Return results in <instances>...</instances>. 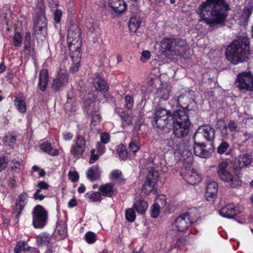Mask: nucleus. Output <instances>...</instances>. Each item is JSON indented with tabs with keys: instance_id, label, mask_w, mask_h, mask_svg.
Here are the masks:
<instances>
[{
	"instance_id": "13d9d810",
	"label": "nucleus",
	"mask_w": 253,
	"mask_h": 253,
	"mask_svg": "<svg viewBox=\"0 0 253 253\" xmlns=\"http://www.w3.org/2000/svg\"><path fill=\"white\" fill-rule=\"evenodd\" d=\"M100 139L102 143L106 144L110 141V136L107 133H102L100 135Z\"/></svg>"
},
{
	"instance_id": "864d4df0",
	"label": "nucleus",
	"mask_w": 253,
	"mask_h": 253,
	"mask_svg": "<svg viewBox=\"0 0 253 253\" xmlns=\"http://www.w3.org/2000/svg\"><path fill=\"white\" fill-rule=\"evenodd\" d=\"M125 101L126 108L128 110L131 109L133 105V98L130 95H126L125 96Z\"/></svg>"
},
{
	"instance_id": "3c124183",
	"label": "nucleus",
	"mask_w": 253,
	"mask_h": 253,
	"mask_svg": "<svg viewBox=\"0 0 253 253\" xmlns=\"http://www.w3.org/2000/svg\"><path fill=\"white\" fill-rule=\"evenodd\" d=\"M22 163L21 159H13L12 161V165L11 169L13 171H16L17 169H19Z\"/></svg>"
},
{
	"instance_id": "a878e982",
	"label": "nucleus",
	"mask_w": 253,
	"mask_h": 253,
	"mask_svg": "<svg viewBox=\"0 0 253 253\" xmlns=\"http://www.w3.org/2000/svg\"><path fill=\"white\" fill-rule=\"evenodd\" d=\"M101 170L98 165H93L89 168L86 172V177L91 181H94L99 178Z\"/></svg>"
},
{
	"instance_id": "bf43d9fd",
	"label": "nucleus",
	"mask_w": 253,
	"mask_h": 253,
	"mask_svg": "<svg viewBox=\"0 0 253 253\" xmlns=\"http://www.w3.org/2000/svg\"><path fill=\"white\" fill-rule=\"evenodd\" d=\"M122 120L124 121V125H130L131 124V118L127 115L121 116Z\"/></svg>"
},
{
	"instance_id": "c756f323",
	"label": "nucleus",
	"mask_w": 253,
	"mask_h": 253,
	"mask_svg": "<svg viewBox=\"0 0 253 253\" xmlns=\"http://www.w3.org/2000/svg\"><path fill=\"white\" fill-rule=\"evenodd\" d=\"M133 207L138 213L142 214L147 210L148 205L147 203L143 200L136 198L134 201Z\"/></svg>"
},
{
	"instance_id": "7c9ffc66",
	"label": "nucleus",
	"mask_w": 253,
	"mask_h": 253,
	"mask_svg": "<svg viewBox=\"0 0 253 253\" xmlns=\"http://www.w3.org/2000/svg\"><path fill=\"white\" fill-rule=\"evenodd\" d=\"M99 191L102 195L105 197H111L114 193L113 185L108 183L99 187Z\"/></svg>"
},
{
	"instance_id": "412c9836",
	"label": "nucleus",
	"mask_w": 253,
	"mask_h": 253,
	"mask_svg": "<svg viewBox=\"0 0 253 253\" xmlns=\"http://www.w3.org/2000/svg\"><path fill=\"white\" fill-rule=\"evenodd\" d=\"M183 178L189 184L194 185L201 180V176L195 170L183 171L180 173Z\"/></svg>"
},
{
	"instance_id": "c03bdc74",
	"label": "nucleus",
	"mask_w": 253,
	"mask_h": 253,
	"mask_svg": "<svg viewBox=\"0 0 253 253\" xmlns=\"http://www.w3.org/2000/svg\"><path fill=\"white\" fill-rule=\"evenodd\" d=\"M229 144L226 141H222L218 146L217 149V152L219 154L224 153L229 148Z\"/></svg>"
},
{
	"instance_id": "f03ea898",
	"label": "nucleus",
	"mask_w": 253,
	"mask_h": 253,
	"mask_svg": "<svg viewBox=\"0 0 253 253\" xmlns=\"http://www.w3.org/2000/svg\"><path fill=\"white\" fill-rule=\"evenodd\" d=\"M250 39L246 36H241L235 40L226 49V59L232 64L247 61L250 54Z\"/></svg>"
},
{
	"instance_id": "052dcab7",
	"label": "nucleus",
	"mask_w": 253,
	"mask_h": 253,
	"mask_svg": "<svg viewBox=\"0 0 253 253\" xmlns=\"http://www.w3.org/2000/svg\"><path fill=\"white\" fill-rule=\"evenodd\" d=\"M96 149L100 155H102L105 152V146L101 142H97Z\"/></svg>"
},
{
	"instance_id": "20e7f679",
	"label": "nucleus",
	"mask_w": 253,
	"mask_h": 253,
	"mask_svg": "<svg viewBox=\"0 0 253 253\" xmlns=\"http://www.w3.org/2000/svg\"><path fill=\"white\" fill-rule=\"evenodd\" d=\"M189 100L190 103L182 109L175 111L171 115L173 124H186L191 125L188 112L194 110L196 108V103L194 100L189 98L184 95H179L177 99V104H180L184 100Z\"/></svg>"
},
{
	"instance_id": "cd10ccee",
	"label": "nucleus",
	"mask_w": 253,
	"mask_h": 253,
	"mask_svg": "<svg viewBox=\"0 0 253 253\" xmlns=\"http://www.w3.org/2000/svg\"><path fill=\"white\" fill-rule=\"evenodd\" d=\"M93 84L97 90L106 92L108 90V86L106 82L98 76L93 79Z\"/></svg>"
},
{
	"instance_id": "338daca9",
	"label": "nucleus",
	"mask_w": 253,
	"mask_h": 253,
	"mask_svg": "<svg viewBox=\"0 0 253 253\" xmlns=\"http://www.w3.org/2000/svg\"><path fill=\"white\" fill-rule=\"evenodd\" d=\"M228 126L227 125H224L222 126L219 127V130L222 135V136H226L228 135V130H227Z\"/></svg>"
},
{
	"instance_id": "0e129e2a",
	"label": "nucleus",
	"mask_w": 253,
	"mask_h": 253,
	"mask_svg": "<svg viewBox=\"0 0 253 253\" xmlns=\"http://www.w3.org/2000/svg\"><path fill=\"white\" fill-rule=\"evenodd\" d=\"M63 139L66 141L71 140L73 137V134L70 132H65L62 134Z\"/></svg>"
},
{
	"instance_id": "4468645a",
	"label": "nucleus",
	"mask_w": 253,
	"mask_h": 253,
	"mask_svg": "<svg viewBox=\"0 0 253 253\" xmlns=\"http://www.w3.org/2000/svg\"><path fill=\"white\" fill-rule=\"evenodd\" d=\"M158 182L157 173L153 171H149L142 187V192L148 195L155 190V186Z\"/></svg>"
},
{
	"instance_id": "37998d69",
	"label": "nucleus",
	"mask_w": 253,
	"mask_h": 253,
	"mask_svg": "<svg viewBox=\"0 0 253 253\" xmlns=\"http://www.w3.org/2000/svg\"><path fill=\"white\" fill-rule=\"evenodd\" d=\"M240 156V159H241V161H242L243 165L245 166V167H246L251 164L252 161V158L251 155L247 154H243Z\"/></svg>"
},
{
	"instance_id": "ddd939ff",
	"label": "nucleus",
	"mask_w": 253,
	"mask_h": 253,
	"mask_svg": "<svg viewBox=\"0 0 253 253\" xmlns=\"http://www.w3.org/2000/svg\"><path fill=\"white\" fill-rule=\"evenodd\" d=\"M74 144L72 146L70 152L75 158L82 157L85 151L86 140L84 136L80 133H77L74 140Z\"/></svg>"
},
{
	"instance_id": "f8f14e48",
	"label": "nucleus",
	"mask_w": 253,
	"mask_h": 253,
	"mask_svg": "<svg viewBox=\"0 0 253 253\" xmlns=\"http://www.w3.org/2000/svg\"><path fill=\"white\" fill-rule=\"evenodd\" d=\"M33 225L36 228L43 227L47 219V211L40 205H37L32 212Z\"/></svg>"
},
{
	"instance_id": "393cba45",
	"label": "nucleus",
	"mask_w": 253,
	"mask_h": 253,
	"mask_svg": "<svg viewBox=\"0 0 253 253\" xmlns=\"http://www.w3.org/2000/svg\"><path fill=\"white\" fill-rule=\"evenodd\" d=\"M49 76L46 69H42L39 74L38 86L40 89L44 92L47 88L48 83Z\"/></svg>"
},
{
	"instance_id": "5701e85b",
	"label": "nucleus",
	"mask_w": 253,
	"mask_h": 253,
	"mask_svg": "<svg viewBox=\"0 0 253 253\" xmlns=\"http://www.w3.org/2000/svg\"><path fill=\"white\" fill-rule=\"evenodd\" d=\"M183 155L187 156V158L183 160V167L181 169V173L183 171L187 172L188 171L195 170L193 168V158L192 153L190 151L185 150L183 152Z\"/></svg>"
},
{
	"instance_id": "a19ab883",
	"label": "nucleus",
	"mask_w": 253,
	"mask_h": 253,
	"mask_svg": "<svg viewBox=\"0 0 253 253\" xmlns=\"http://www.w3.org/2000/svg\"><path fill=\"white\" fill-rule=\"evenodd\" d=\"M16 141L15 136L11 134H7L3 138V142L4 144L7 146H11L15 144Z\"/></svg>"
},
{
	"instance_id": "09e8293b",
	"label": "nucleus",
	"mask_w": 253,
	"mask_h": 253,
	"mask_svg": "<svg viewBox=\"0 0 253 253\" xmlns=\"http://www.w3.org/2000/svg\"><path fill=\"white\" fill-rule=\"evenodd\" d=\"M13 43L15 47H19L22 43V36L20 33L17 32L15 34L13 38Z\"/></svg>"
},
{
	"instance_id": "473e14b6",
	"label": "nucleus",
	"mask_w": 253,
	"mask_h": 253,
	"mask_svg": "<svg viewBox=\"0 0 253 253\" xmlns=\"http://www.w3.org/2000/svg\"><path fill=\"white\" fill-rule=\"evenodd\" d=\"M40 147L44 152L51 156H56L59 154L58 151L57 149H53L50 143H42L40 145Z\"/></svg>"
},
{
	"instance_id": "dca6fc26",
	"label": "nucleus",
	"mask_w": 253,
	"mask_h": 253,
	"mask_svg": "<svg viewBox=\"0 0 253 253\" xmlns=\"http://www.w3.org/2000/svg\"><path fill=\"white\" fill-rule=\"evenodd\" d=\"M84 110L88 116L91 117V123L93 125L95 126L101 121V117L97 109L95 108L93 103L91 102L88 106H85Z\"/></svg>"
},
{
	"instance_id": "2eb2a0df",
	"label": "nucleus",
	"mask_w": 253,
	"mask_h": 253,
	"mask_svg": "<svg viewBox=\"0 0 253 253\" xmlns=\"http://www.w3.org/2000/svg\"><path fill=\"white\" fill-rule=\"evenodd\" d=\"M27 202L28 194L26 192H22L16 200L15 209L12 213V217L15 220L18 219Z\"/></svg>"
},
{
	"instance_id": "5fc2aeb1",
	"label": "nucleus",
	"mask_w": 253,
	"mask_h": 253,
	"mask_svg": "<svg viewBox=\"0 0 253 253\" xmlns=\"http://www.w3.org/2000/svg\"><path fill=\"white\" fill-rule=\"evenodd\" d=\"M230 132H235L238 128L237 124L233 120H230L227 125Z\"/></svg>"
},
{
	"instance_id": "de8ad7c7",
	"label": "nucleus",
	"mask_w": 253,
	"mask_h": 253,
	"mask_svg": "<svg viewBox=\"0 0 253 253\" xmlns=\"http://www.w3.org/2000/svg\"><path fill=\"white\" fill-rule=\"evenodd\" d=\"M96 236L95 234L91 232H88L85 235V239L88 244H92L94 243L96 240Z\"/></svg>"
},
{
	"instance_id": "e433bc0d",
	"label": "nucleus",
	"mask_w": 253,
	"mask_h": 253,
	"mask_svg": "<svg viewBox=\"0 0 253 253\" xmlns=\"http://www.w3.org/2000/svg\"><path fill=\"white\" fill-rule=\"evenodd\" d=\"M129 150L133 153L137 152L140 148V141L138 138H132L128 145Z\"/></svg>"
},
{
	"instance_id": "72a5a7b5",
	"label": "nucleus",
	"mask_w": 253,
	"mask_h": 253,
	"mask_svg": "<svg viewBox=\"0 0 253 253\" xmlns=\"http://www.w3.org/2000/svg\"><path fill=\"white\" fill-rule=\"evenodd\" d=\"M110 178L111 179H115L119 184H123L125 181V179L123 177L122 171L119 169H115L111 171Z\"/></svg>"
},
{
	"instance_id": "b1692460",
	"label": "nucleus",
	"mask_w": 253,
	"mask_h": 253,
	"mask_svg": "<svg viewBox=\"0 0 253 253\" xmlns=\"http://www.w3.org/2000/svg\"><path fill=\"white\" fill-rule=\"evenodd\" d=\"M218 189V184L215 181H211L208 183L206 191L207 201H211L216 197Z\"/></svg>"
},
{
	"instance_id": "39448f33",
	"label": "nucleus",
	"mask_w": 253,
	"mask_h": 253,
	"mask_svg": "<svg viewBox=\"0 0 253 253\" xmlns=\"http://www.w3.org/2000/svg\"><path fill=\"white\" fill-rule=\"evenodd\" d=\"M197 220L198 217L191 212L183 213L178 216L169 226L170 232H184Z\"/></svg>"
},
{
	"instance_id": "6e6d98bb",
	"label": "nucleus",
	"mask_w": 253,
	"mask_h": 253,
	"mask_svg": "<svg viewBox=\"0 0 253 253\" xmlns=\"http://www.w3.org/2000/svg\"><path fill=\"white\" fill-rule=\"evenodd\" d=\"M62 13L60 9H56L54 13V19L56 23H60Z\"/></svg>"
},
{
	"instance_id": "4c0bfd02",
	"label": "nucleus",
	"mask_w": 253,
	"mask_h": 253,
	"mask_svg": "<svg viewBox=\"0 0 253 253\" xmlns=\"http://www.w3.org/2000/svg\"><path fill=\"white\" fill-rule=\"evenodd\" d=\"M85 197L91 202H100L102 200L100 192L91 191L85 193Z\"/></svg>"
},
{
	"instance_id": "bb28decb",
	"label": "nucleus",
	"mask_w": 253,
	"mask_h": 253,
	"mask_svg": "<svg viewBox=\"0 0 253 253\" xmlns=\"http://www.w3.org/2000/svg\"><path fill=\"white\" fill-rule=\"evenodd\" d=\"M14 104L17 110L21 113L26 112L27 106L25 101V98L22 93H19L14 100Z\"/></svg>"
},
{
	"instance_id": "f257e3e1",
	"label": "nucleus",
	"mask_w": 253,
	"mask_h": 253,
	"mask_svg": "<svg viewBox=\"0 0 253 253\" xmlns=\"http://www.w3.org/2000/svg\"><path fill=\"white\" fill-rule=\"evenodd\" d=\"M229 9L225 0H206L202 2L196 10L200 22H204L211 28L217 24L223 25Z\"/></svg>"
},
{
	"instance_id": "9d476101",
	"label": "nucleus",
	"mask_w": 253,
	"mask_h": 253,
	"mask_svg": "<svg viewBox=\"0 0 253 253\" xmlns=\"http://www.w3.org/2000/svg\"><path fill=\"white\" fill-rule=\"evenodd\" d=\"M169 111L161 107L155 108V115L151 121L154 128L163 129L168 123V119L171 116Z\"/></svg>"
},
{
	"instance_id": "423d86ee",
	"label": "nucleus",
	"mask_w": 253,
	"mask_h": 253,
	"mask_svg": "<svg viewBox=\"0 0 253 253\" xmlns=\"http://www.w3.org/2000/svg\"><path fill=\"white\" fill-rule=\"evenodd\" d=\"M217 174L222 180L228 183L232 188H236L242 183L239 175L234 172L232 173L229 170V164L225 162L219 165Z\"/></svg>"
},
{
	"instance_id": "a18cd8bd",
	"label": "nucleus",
	"mask_w": 253,
	"mask_h": 253,
	"mask_svg": "<svg viewBox=\"0 0 253 253\" xmlns=\"http://www.w3.org/2000/svg\"><path fill=\"white\" fill-rule=\"evenodd\" d=\"M160 212V206L155 203L151 209V216L152 217L155 218L159 215Z\"/></svg>"
},
{
	"instance_id": "ea45409f",
	"label": "nucleus",
	"mask_w": 253,
	"mask_h": 253,
	"mask_svg": "<svg viewBox=\"0 0 253 253\" xmlns=\"http://www.w3.org/2000/svg\"><path fill=\"white\" fill-rule=\"evenodd\" d=\"M125 216L126 220L128 222H133L136 218L134 210L132 208L127 209L126 211Z\"/></svg>"
},
{
	"instance_id": "1a4fd4ad",
	"label": "nucleus",
	"mask_w": 253,
	"mask_h": 253,
	"mask_svg": "<svg viewBox=\"0 0 253 253\" xmlns=\"http://www.w3.org/2000/svg\"><path fill=\"white\" fill-rule=\"evenodd\" d=\"M81 32L76 24L70 25L68 30L67 42L70 50H78L81 46Z\"/></svg>"
},
{
	"instance_id": "7ed1b4c3",
	"label": "nucleus",
	"mask_w": 253,
	"mask_h": 253,
	"mask_svg": "<svg viewBox=\"0 0 253 253\" xmlns=\"http://www.w3.org/2000/svg\"><path fill=\"white\" fill-rule=\"evenodd\" d=\"M186 47V41L181 39L166 38L160 42V51L166 56L172 53L179 55L185 51Z\"/></svg>"
},
{
	"instance_id": "79ce46f5",
	"label": "nucleus",
	"mask_w": 253,
	"mask_h": 253,
	"mask_svg": "<svg viewBox=\"0 0 253 253\" xmlns=\"http://www.w3.org/2000/svg\"><path fill=\"white\" fill-rule=\"evenodd\" d=\"M253 10V4L251 2L244 7L242 17L246 20H248L251 15Z\"/></svg>"
},
{
	"instance_id": "4be33fe9",
	"label": "nucleus",
	"mask_w": 253,
	"mask_h": 253,
	"mask_svg": "<svg viewBox=\"0 0 253 253\" xmlns=\"http://www.w3.org/2000/svg\"><path fill=\"white\" fill-rule=\"evenodd\" d=\"M109 6L116 13L120 14L124 12L127 6L123 0H108Z\"/></svg>"
},
{
	"instance_id": "603ef678",
	"label": "nucleus",
	"mask_w": 253,
	"mask_h": 253,
	"mask_svg": "<svg viewBox=\"0 0 253 253\" xmlns=\"http://www.w3.org/2000/svg\"><path fill=\"white\" fill-rule=\"evenodd\" d=\"M68 176L72 182H75L79 179V175L76 171H70L68 172Z\"/></svg>"
},
{
	"instance_id": "69168bd1",
	"label": "nucleus",
	"mask_w": 253,
	"mask_h": 253,
	"mask_svg": "<svg viewBox=\"0 0 253 253\" xmlns=\"http://www.w3.org/2000/svg\"><path fill=\"white\" fill-rule=\"evenodd\" d=\"M235 164L239 169H242L245 167V166L243 165V163L242 162V161H241V159H240V156H239L237 158V159H236Z\"/></svg>"
},
{
	"instance_id": "6ab92c4d",
	"label": "nucleus",
	"mask_w": 253,
	"mask_h": 253,
	"mask_svg": "<svg viewBox=\"0 0 253 253\" xmlns=\"http://www.w3.org/2000/svg\"><path fill=\"white\" fill-rule=\"evenodd\" d=\"M191 125L173 124V133L177 138L186 137L189 133Z\"/></svg>"
},
{
	"instance_id": "58836bf2",
	"label": "nucleus",
	"mask_w": 253,
	"mask_h": 253,
	"mask_svg": "<svg viewBox=\"0 0 253 253\" xmlns=\"http://www.w3.org/2000/svg\"><path fill=\"white\" fill-rule=\"evenodd\" d=\"M117 152L121 160H125L127 158V151L124 145L120 144L118 145Z\"/></svg>"
},
{
	"instance_id": "6e6552de",
	"label": "nucleus",
	"mask_w": 253,
	"mask_h": 253,
	"mask_svg": "<svg viewBox=\"0 0 253 253\" xmlns=\"http://www.w3.org/2000/svg\"><path fill=\"white\" fill-rule=\"evenodd\" d=\"M235 84L242 93L253 91V74L251 71L239 73L236 76Z\"/></svg>"
},
{
	"instance_id": "0eeeda50",
	"label": "nucleus",
	"mask_w": 253,
	"mask_h": 253,
	"mask_svg": "<svg viewBox=\"0 0 253 253\" xmlns=\"http://www.w3.org/2000/svg\"><path fill=\"white\" fill-rule=\"evenodd\" d=\"M44 0H37L36 10L34 17V28L37 34H41L46 27V18L45 15Z\"/></svg>"
},
{
	"instance_id": "4d7b16f0",
	"label": "nucleus",
	"mask_w": 253,
	"mask_h": 253,
	"mask_svg": "<svg viewBox=\"0 0 253 253\" xmlns=\"http://www.w3.org/2000/svg\"><path fill=\"white\" fill-rule=\"evenodd\" d=\"M151 53L148 50H145L142 52L140 60L143 62H145L150 58Z\"/></svg>"
},
{
	"instance_id": "c9c22d12",
	"label": "nucleus",
	"mask_w": 253,
	"mask_h": 253,
	"mask_svg": "<svg viewBox=\"0 0 253 253\" xmlns=\"http://www.w3.org/2000/svg\"><path fill=\"white\" fill-rule=\"evenodd\" d=\"M30 247L25 242H18L14 249V253H21L23 251L25 252H29Z\"/></svg>"
},
{
	"instance_id": "680f3d73",
	"label": "nucleus",
	"mask_w": 253,
	"mask_h": 253,
	"mask_svg": "<svg viewBox=\"0 0 253 253\" xmlns=\"http://www.w3.org/2000/svg\"><path fill=\"white\" fill-rule=\"evenodd\" d=\"M36 186L42 190H47L49 188V185L44 181L39 182Z\"/></svg>"
},
{
	"instance_id": "c85d7f7f",
	"label": "nucleus",
	"mask_w": 253,
	"mask_h": 253,
	"mask_svg": "<svg viewBox=\"0 0 253 253\" xmlns=\"http://www.w3.org/2000/svg\"><path fill=\"white\" fill-rule=\"evenodd\" d=\"M54 234L59 240L64 238L67 235L66 224L61 221L58 222Z\"/></svg>"
},
{
	"instance_id": "a211bd4d",
	"label": "nucleus",
	"mask_w": 253,
	"mask_h": 253,
	"mask_svg": "<svg viewBox=\"0 0 253 253\" xmlns=\"http://www.w3.org/2000/svg\"><path fill=\"white\" fill-rule=\"evenodd\" d=\"M198 130V132L201 133L205 139L211 142L212 146L215 138V130L214 128L210 125H205L201 126Z\"/></svg>"
},
{
	"instance_id": "f704fd0d",
	"label": "nucleus",
	"mask_w": 253,
	"mask_h": 253,
	"mask_svg": "<svg viewBox=\"0 0 253 253\" xmlns=\"http://www.w3.org/2000/svg\"><path fill=\"white\" fill-rule=\"evenodd\" d=\"M24 51L26 54H29L31 52L32 48L31 37L29 32H26L24 40Z\"/></svg>"
},
{
	"instance_id": "e2e57ef3",
	"label": "nucleus",
	"mask_w": 253,
	"mask_h": 253,
	"mask_svg": "<svg viewBox=\"0 0 253 253\" xmlns=\"http://www.w3.org/2000/svg\"><path fill=\"white\" fill-rule=\"evenodd\" d=\"M187 243V240L186 237L179 238L177 240L176 243V246L177 247H179L181 246L186 245Z\"/></svg>"
},
{
	"instance_id": "2f4dec72",
	"label": "nucleus",
	"mask_w": 253,
	"mask_h": 253,
	"mask_svg": "<svg viewBox=\"0 0 253 253\" xmlns=\"http://www.w3.org/2000/svg\"><path fill=\"white\" fill-rule=\"evenodd\" d=\"M141 23L140 18L138 17H131L128 23L129 30L132 32H135L139 27Z\"/></svg>"
},
{
	"instance_id": "aec40b11",
	"label": "nucleus",
	"mask_w": 253,
	"mask_h": 253,
	"mask_svg": "<svg viewBox=\"0 0 253 253\" xmlns=\"http://www.w3.org/2000/svg\"><path fill=\"white\" fill-rule=\"evenodd\" d=\"M192 148L195 155L200 158H206L211 155V153L206 150V144L204 143L195 142Z\"/></svg>"
},
{
	"instance_id": "49530a36",
	"label": "nucleus",
	"mask_w": 253,
	"mask_h": 253,
	"mask_svg": "<svg viewBox=\"0 0 253 253\" xmlns=\"http://www.w3.org/2000/svg\"><path fill=\"white\" fill-rule=\"evenodd\" d=\"M38 242L40 241L41 244L43 243L45 244H48L50 241V236L49 234L42 233L37 237Z\"/></svg>"
},
{
	"instance_id": "8fccbe9b",
	"label": "nucleus",
	"mask_w": 253,
	"mask_h": 253,
	"mask_svg": "<svg viewBox=\"0 0 253 253\" xmlns=\"http://www.w3.org/2000/svg\"><path fill=\"white\" fill-rule=\"evenodd\" d=\"M8 161L7 156L4 155L0 156V171H1L6 168Z\"/></svg>"
},
{
	"instance_id": "f3484780",
	"label": "nucleus",
	"mask_w": 253,
	"mask_h": 253,
	"mask_svg": "<svg viewBox=\"0 0 253 253\" xmlns=\"http://www.w3.org/2000/svg\"><path fill=\"white\" fill-rule=\"evenodd\" d=\"M239 212L238 207L235 206L233 204H228L223 207L219 211V214L221 216L227 218H232Z\"/></svg>"
},
{
	"instance_id": "774afa93",
	"label": "nucleus",
	"mask_w": 253,
	"mask_h": 253,
	"mask_svg": "<svg viewBox=\"0 0 253 253\" xmlns=\"http://www.w3.org/2000/svg\"><path fill=\"white\" fill-rule=\"evenodd\" d=\"M48 3L50 7L54 8L58 6L57 0H48Z\"/></svg>"
},
{
	"instance_id": "9b49d317",
	"label": "nucleus",
	"mask_w": 253,
	"mask_h": 253,
	"mask_svg": "<svg viewBox=\"0 0 253 253\" xmlns=\"http://www.w3.org/2000/svg\"><path fill=\"white\" fill-rule=\"evenodd\" d=\"M69 75L65 68L59 67L57 76L52 79L51 88L55 92L61 91L69 82Z\"/></svg>"
}]
</instances>
